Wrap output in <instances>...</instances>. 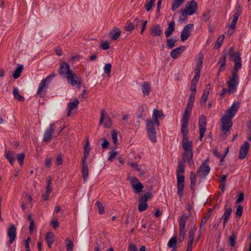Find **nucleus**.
<instances>
[{
    "instance_id": "f257e3e1",
    "label": "nucleus",
    "mask_w": 251,
    "mask_h": 251,
    "mask_svg": "<svg viewBox=\"0 0 251 251\" xmlns=\"http://www.w3.org/2000/svg\"><path fill=\"white\" fill-rule=\"evenodd\" d=\"M239 108L238 103H233L231 106L227 110L226 114L223 116L221 119L222 133L221 136L223 139L227 137V132L229 131L232 126L231 119L235 115Z\"/></svg>"
},
{
    "instance_id": "f03ea898",
    "label": "nucleus",
    "mask_w": 251,
    "mask_h": 251,
    "mask_svg": "<svg viewBox=\"0 0 251 251\" xmlns=\"http://www.w3.org/2000/svg\"><path fill=\"white\" fill-rule=\"evenodd\" d=\"M55 74L52 73L43 79L40 83L37 92V95L40 98H43L45 96L47 93L49 84L51 82L52 79L55 76Z\"/></svg>"
},
{
    "instance_id": "7ed1b4c3",
    "label": "nucleus",
    "mask_w": 251,
    "mask_h": 251,
    "mask_svg": "<svg viewBox=\"0 0 251 251\" xmlns=\"http://www.w3.org/2000/svg\"><path fill=\"white\" fill-rule=\"evenodd\" d=\"M55 74L52 73L43 79L40 83L37 92V95L40 98H43L45 96L47 93L49 84L51 82L52 79L55 76Z\"/></svg>"
},
{
    "instance_id": "20e7f679",
    "label": "nucleus",
    "mask_w": 251,
    "mask_h": 251,
    "mask_svg": "<svg viewBox=\"0 0 251 251\" xmlns=\"http://www.w3.org/2000/svg\"><path fill=\"white\" fill-rule=\"evenodd\" d=\"M231 76L227 81L229 93H234L237 90V86L239 83V75L238 73L232 72Z\"/></svg>"
},
{
    "instance_id": "39448f33",
    "label": "nucleus",
    "mask_w": 251,
    "mask_h": 251,
    "mask_svg": "<svg viewBox=\"0 0 251 251\" xmlns=\"http://www.w3.org/2000/svg\"><path fill=\"white\" fill-rule=\"evenodd\" d=\"M156 123L153 122V120H148L147 121L146 129L148 135L152 143L156 142V131L155 129Z\"/></svg>"
},
{
    "instance_id": "423d86ee",
    "label": "nucleus",
    "mask_w": 251,
    "mask_h": 251,
    "mask_svg": "<svg viewBox=\"0 0 251 251\" xmlns=\"http://www.w3.org/2000/svg\"><path fill=\"white\" fill-rule=\"evenodd\" d=\"M197 9L198 4L195 0H193L186 3L185 9L181 10L180 13L183 16L185 15H192L196 12Z\"/></svg>"
},
{
    "instance_id": "0eeeda50",
    "label": "nucleus",
    "mask_w": 251,
    "mask_h": 251,
    "mask_svg": "<svg viewBox=\"0 0 251 251\" xmlns=\"http://www.w3.org/2000/svg\"><path fill=\"white\" fill-rule=\"evenodd\" d=\"M152 197L151 193L149 192L142 195L138 200L139 206L138 210L142 212L145 211L148 208L147 203L148 201Z\"/></svg>"
},
{
    "instance_id": "6e6552de",
    "label": "nucleus",
    "mask_w": 251,
    "mask_h": 251,
    "mask_svg": "<svg viewBox=\"0 0 251 251\" xmlns=\"http://www.w3.org/2000/svg\"><path fill=\"white\" fill-rule=\"evenodd\" d=\"M67 82L72 86H75L77 88H80L81 84V78L74 73L71 72L66 76Z\"/></svg>"
},
{
    "instance_id": "1a4fd4ad",
    "label": "nucleus",
    "mask_w": 251,
    "mask_h": 251,
    "mask_svg": "<svg viewBox=\"0 0 251 251\" xmlns=\"http://www.w3.org/2000/svg\"><path fill=\"white\" fill-rule=\"evenodd\" d=\"M208 160H206L202 162L201 166L197 170V175L201 178H204L209 174L210 168L209 166L206 165Z\"/></svg>"
},
{
    "instance_id": "9d476101",
    "label": "nucleus",
    "mask_w": 251,
    "mask_h": 251,
    "mask_svg": "<svg viewBox=\"0 0 251 251\" xmlns=\"http://www.w3.org/2000/svg\"><path fill=\"white\" fill-rule=\"evenodd\" d=\"M177 194L180 199H181L183 195L184 188L185 176L183 175L177 174Z\"/></svg>"
},
{
    "instance_id": "9b49d317",
    "label": "nucleus",
    "mask_w": 251,
    "mask_h": 251,
    "mask_svg": "<svg viewBox=\"0 0 251 251\" xmlns=\"http://www.w3.org/2000/svg\"><path fill=\"white\" fill-rule=\"evenodd\" d=\"M100 112L101 114L100 119V124H103V121H104L105 122L103 125L104 126L105 128L110 127L112 125V121L109 115L105 111L104 109H101Z\"/></svg>"
},
{
    "instance_id": "f8f14e48",
    "label": "nucleus",
    "mask_w": 251,
    "mask_h": 251,
    "mask_svg": "<svg viewBox=\"0 0 251 251\" xmlns=\"http://www.w3.org/2000/svg\"><path fill=\"white\" fill-rule=\"evenodd\" d=\"M206 119L204 115H201L199 118V126L200 130V140L202 141L206 131Z\"/></svg>"
},
{
    "instance_id": "ddd939ff",
    "label": "nucleus",
    "mask_w": 251,
    "mask_h": 251,
    "mask_svg": "<svg viewBox=\"0 0 251 251\" xmlns=\"http://www.w3.org/2000/svg\"><path fill=\"white\" fill-rule=\"evenodd\" d=\"M241 14V7L240 5H237L236 7V11L233 16V20L229 26V29L228 32L231 31V33H233L235 27L236 25L239 16Z\"/></svg>"
},
{
    "instance_id": "4468645a",
    "label": "nucleus",
    "mask_w": 251,
    "mask_h": 251,
    "mask_svg": "<svg viewBox=\"0 0 251 251\" xmlns=\"http://www.w3.org/2000/svg\"><path fill=\"white\" fill-rule=\"evenodd\" d=\"M55 126L54 124H50V127L45 131L44 134L43 141L46 143L49 142L54 132Z\"/></svg>"
},
{
    "instance_id": "2eb2a0df",
    "label": "nucleus",
    "mask_w": 251,
    "mask_h": 251,
    "mask_svg": "<svg viewBox=\"0 0 251 251\" xmlns=\"http://www.w3.org/2000/svg\"><path fill=\"white\" fill-rule=\"evenodd\" d=\"M232 57H230V59L234 61L235 65L232 72L238 73L242 66L241 58L239 52H237L236 54L232 56Z\"/></svg>"
},
{
    "instance_id": "dca6fc26",
    "label": "nucleus",
    "mask_w": 251,
    "mask_h": 251,
    "mask_svg": "<svg viewBox=\"0 0 251 251\" xmlns=\"http://www.w3.org/2000/svg\"><path fill=\"white\" fill-rule=\"evenodd\" d=\"M193 26V24H190L186 25L181 33V40L184 41L189 37L191 35V31Z\"/></svg>"
},
{
    "instance_id": "f3484780",
    "label": "nucleus",
    "mask_w": 251,
    "mask_h": 251,
    "mask_svg": "<svg viewBox=\"0 0 251 251\" xmlns=\"http://www.w3.org/2000/svg\"><path fill=\"white\" fill-rule=\"evenodd\" d=\"M189 118L183 117L182 120V125L181 127V132L183 138H188V121Z\"/></svg>"
},
{
    "instance_id": "a211bd4d",
    "label": "nucleus",
    "mask_w": 251,
    "mask_h": 251,
    "mask_svg": "<svg viewBox=\"0 0 251 251\" xmlns=\"http://www.w3.org/2000/svg\"><path fill=\"white\" fill-rule=\"evenodd\" d=\"M16 227L15 225H11L7 229V235L9 238V243L11 244L16 238Z\"/></svg>"
},
{
    "instance_id": "6ab92c4d",
    "label": "nucleus",
    "mask_w": 251,
    "mask_h": 251,
    "mask_svg": "<svg viewBox=\"0 0 251 251\" xmlns=\"http://www.w3.org/2000/svg\"><path fill=\"white\" fill-rule=\"evenodd\" d=\"M250 145L249 143L246 141L244 142L242 146H241L239 153V158L240 159H243L245 158L247 154Z\"/></svg>"
},
{
    "instance_id": "aec40b11",
    "label": "nucleus",
    "mask_w": 251,
    "mask_h": 251,
    "mask_svg": "<svg viewBox=\"0 0 251 251\" xmlns=\"http://www.w3.org/2000/svg\"><path fill=\"white\" fill-rule=\"evenodd\" d=\"M192 158V151H184V153L182 154V159L181 161L184 162L187 161L188 164L190 166H191L192 164H193V161Z\"/></svg>"
},
{
    "instance_id": "412c9836",
    "label": "nucleus",
    "mask_w": 251,
    "mask_h": 251,
    "mask_svg": "<svg viewBox=\"0 0 251 251\" xmlns=\"http://www.w3.org/2000/svg\"><path fill=\"white\" fill-rule=\"evenodd\" d=\"M81 173L84 182H85L88 176L89 170L86 160H82Z\"/></svg>"
},
{
    "instance_id": "4be33fe9",
    "label": "nucleus",
    "mask_w": 251,
    "mask_h": 251,
    "mask_svg": "<svg viewBox=\"0 0 251 251\" xmlns=\"http://www.w3.org/2000/svg\"><path fill=\"white\" fill-rule=\"evenodd\" d=\"M70 70V66L66 62L61 63L60 67L59 73L61 75H66V76L72 72Z\"/></svg>"
},
{
    "instance_id": "5701e85b",
    "label": "nucleus",
    "mask_w": 251,
    "mask_h": 251,
    "mask_svg": "<svg viewBox=\"0 0 251 251\" xmlns=\"http://www.w3.org/2000/svg\"><path fill=\"white\" fill-rule=\"evenodd\" d=\"M79 101L77 99H75L74 100L73 102H70L68 104L67 106V109H68V112H67V116L69 117L71 116L72 111L75 109V108H76L78 106V105L79 104Z\"/></svg>"
},
{
    "instance_id": "b1692460",
    "label": "nucleus",
    "mask_w": 251,
    "mask_h": 251,
    "mask_svg": "<svg viewBox=\"0 0 251 251\" xmlns=\"http://www.w3.org/2000/svg\"><path fill=\"white\" fill-rule=\"evenodd\" d=\"M164 116L163 112L161 111H159L157 109H154L152 114V120L153 122L156 123V126H158L160 125L158 119Z\"/></svg>"
},
{
    "instance_id": "393cba45",
    "label": "nucleus",
    "mask_w": 251,
    "mask_h": 251,
    "mask_svg": "<svg viewBox=\"0 0 251 251\" xmlns=\"http://www.w3.org/2000/svg\"><path fill=\"white\" fill-rule=\"evenodd\" d=\"M231 212L232 209L231 207L230 206L228 207L227 206V205H226L224 209V214L222 217V218H223L224 220V227L225 226L227 222L229 216L231 215Z\"/></svg>"
},
{
    "instance_id": "a878e982",
    "label": "nucleus",
    "mask_w": 251,
    "mask_h": 251,
    "mask_svg": "<svg viewBox=\"0 0 251 251\" xmlns=\"http://www.w3.org/2000/svg\"><path fill=\"white\" fill-rule=\"evenodd\" d=\"M185 47L181 46L176 49H173L171 51L170 56L173 59H176L182 53Z\"/></svg>"
},
{
    "instance_id": "bb28decb",
    "label": "nucleus",
    "mask_w": 251,
    "mask_h": 251,
    "mask_svg": "<svg viewBox=\"0 0 251 251\" xmlns=\"http://www.w3.org/2000/svg\"><path fill=\"white\" fill-rule=\"evenodd\" d=\"M182 146L184 151H192V143L189 141V138H182Z\"/></svg>"
},
{
    "instance_id": "cd10ccee",
    "label": "nucleus",
    "mask_w": 251,
    "mask_h": 251,
    "mask_svg": "<svg viewBox=\"0 0 251 251\" xmlns=\"http://www.w3.org/2000/svg\"><path fill=\"white\" fill-rule=\"evenodd\" d=\"M150 30L151 34L153 37L159 36L162 33L160 27L156 24L153 25Z\"/></svg>"
},
{
    "instance_id": "c85d7f7f",
    "label": "nucleus",
    "mask_w": 251,
    "mask_h": 251,
    "mask_svg": "<svg viewBox=\"0 0 251 251\" xmlns=\"http://www.w3.org/2000/svg\"><path fill=\"white\" fill-rule=\"evenodd\" d=\"M175 29V22L172 21L169 23L168 26L165 30V35L166 37H170Z\"/></svg>"
},
{
    "instance_id": "c756f323",
    "label": "nucleus",
    "mask_w": 251,
    "mask_h": 251,
    "mask_svg": "<svg viewBox=\"0 0 251 251\" xmlns=\"http://www.w3.org/2000/svg\"><path fill=\"white\" fill-rule=\"evenodd\" d=\"M194 101L195 100L189 99V101L187 103V107L185 109L184 113L183 115V117L190 118V114L191 112Z\"/></svg>"
},
{
    "instance_id": "7c9ffc66",
    "label": "nucleus",
    "mask_w": 251,
    "mask_h": 251,
    "mask_svg": "<svg viewBox=\"0 0 251 251\" xmlns=\"http://www.w3.org/2000/svg\"><path fill=\"white\" fill-rule=\"evenodd\" d=\"M141 88L144 95L148 96L151 92V87L150 84L144 82L141 85Z\"/></svg>"
},
{
    "instance_id": "2f4dec72",
    "label": "nucleus",
    "mask_w": 251,
    "mask_h": 251,
    "mask_svg": "<svg viewBox=\"0 0 251 251\" xmlns=\"http://www.w3.org/2000/svg\"><path fill=\"white\" fill-rule=\"evenodd\" d=\"M121 33V32L119 28H115L110 32L109 35L112 40H116L120 36Z\"/></svg>"
},
{
    "instance_id": "473e14b6",
    "label": "nucleus",
    "mask_w": 251,
    "mask_h": 251,
    "mask_svg": "<svg viewBox=\"0 0 251 251\" xmlns=\"http://www.w3.org/2000/svg\"><path fill=\"white\" fill-rule=\"evenodd\" d=\"M5 157L11 165H13L14 163L15 158V153L13 151H6Z\"/></svg>"
},
{
    "instance_id": "72a5a7b5",
    "label": "nucleus",
    "mask_w": 251,
    "mask_h": 251,
    "mask_svg": "<svg viewBox=\"0 0 251 251\" xmlns=\"http://www.w3.org/2000/svg\"><path fill=\"white\" fill-rule=\"evenodd\" d=\"M13 95L15 99L20 101H24L25 98L19 94V90L17 87H13Z\"/></svg>"
},
{
    "instance_id": "f704fd0d",
    "label": "nucleus",
    "mask_w": 251,
    "mask_h": 251,
    "mask_svg": "<svg viewBox=\"0 0 251 251\" xmlns=\"http://www.w3.org/2000/svg\"><path fill=\"white\" fill-rule=\"evenodd\" d=\"M84 156H83L82 160H86V159L89 154L90 151L91 150V148H90V144H89V142L88 140H87L86 141V143L84 146Z\"/></svg>"
},
{
    "instance_id": "c9c22d12",
    "label": "nucleus",
    "mask_w": 251,
    "mask_h": 251,
    "mask_svg": "<svg viewBox=\"0 0 251 251\" xmlns=\"http://www.w3.org/2000/svg\"><path fill=\"white\" fill-rule=\"evenodd\" d=\"M185 0H173L172 4V10H176L184 1Z\"/></svg>"
},
{
    "instance_id": "e433bc0d",
    "label": "nucleus",
    "mask_w": 251,
    "mask_h": 251,
    "mask_svg": "<svg viewBox=\"0 0 251 251\" xmlns=\"http://www.w3.org/2000/svg\"><path fill=\"white\" fill-rule=\"evenodd\" d=\"M134 190V193L136 194H139L142 191V190L144 188V185L140 182L137 183H136L135 185H133L132 187Z\"/></svg>"
},
{
    "instance_id": "4c0bfd02",
    "label": "nucleus",
    "mask_w": 251,
    "mask_h": 251,
    "mask_svg": "<svg viewBox=\"0 0 251 251\" xmlns=\"http://www.w3.org/2000/svg\"><path fill=\"white\" fill-rule=\"evenodd\" d=\"M23 70V66L22 65H19L18 67L16 69L13 74V77L15 79L18 78L22 72Z\"/></svg>"
},
{
    "instance_id": "58836bf2",
    "label": "nucleus",
    "mask_w": 251,
    "mask_h": 251,
    "mask_svg": "<svg viewBox=\"0 0 251 251\" xmlns=\"http://www.w3.org/2000/svg\"><path fill=\"white\" fill-rule=\"evenodd\" d=\"M177 243V236L176 235L172 237L169 240L168 243V246L169 248H176Z\"/></svg>"
},
{
    "instance_id": "ea45409f",
    "label": "nucleus",
    "mask_w": 251,
    "mask_h": 251,
    "mask_svg": "<svg viewBox=\"0 0 251 251\" xmlns=\"http://www.w3.org/2000/svg\"><path fill=\"white\" fill-rule=\"evenodd\" d=\"M184 163L185 162L182 161H178L177 174H182L184 173L185 170Z\"/></svg>"
},
{
    "instance_id": "a19ab883",
    "label": "nucleus",
    "mask_w": 251,
    "mask_h": 251,
    "mask_svg": "<svg viewBox=\"0 0 251 251\" xmlns=\"http://www.w3.org/2000/svg\"><path fill=\"white\" fill-rule=\"evenodd\" d=\"M196 230L194 228H191L189 231L188 244H193L194 237L195 234Z\"/></svg>"
},
{
    "instance_id": "79ce46f5",
    "label": "nucleus",
    "mask_w": 251,
    "mask_h": 251,
    "mask_svg": "<svg viewBox=\"0 0 251 251\" xmlns=\"http://www.w3.org/2000/svg\"><path fill=\"white\" fill-rule=\"evenodd\" d=\"M224 38L225 36L224 35H221L218 37L217 41L215 43L214 49H218L221 47L224 40Z\"/></svg>"
},
{
    "instance_id": "37998d69",
    "label": "nucleus",
    "mask_w": 251,
    "mask_h": 251,
    "mask_svg": "<svg viewBox=\"0 0 251 251\" xmlns=\"http://www.w3.org/2000/svg\"><path fill=\"white\" fill-rule=\"evenodd\" d=\"M190 187L191 189L194 188L196 181V177L195 173L191 172L190 174Z\"/></svg>"
},
{
    "instance_id": "c03bdc74",
    "label": "nucleus",
    "mask_w": 251,
    "mask_h": 251,
    "mask_svg": "<svg viewBox=\"0 0 251 251\" xmlns=\"http://www.w3.org/2000/svg\"><path fill=\"white\" fill-rule=\"evenodd\" d=\"M65 244L67 246V251H73L74 244L69 238H67L65 241Z\"/></svg>"
},
{
    "instance_id": "a18cd8bd",
    "label": "nucleus",
    "mask_w": 251,
    "mask_h": 251,
    "mask_svg": "<svg viewBox=\"0 0 251 251\" xmlns=\"http://www.w3.org/2000/svg\"><path fill=\"white\" fill-rule=\"evenodd\" d=\"M226 56L227 53L226 52H223V54L219 58L218 64L222 65V67H225L226 66Z\"/></svg>"
},
{
    "instance_id": "49530a36",
    "label": "nucleus",
    "mask_w": 251,
    "mask_h": 251,
    "mask_svg": "<svg viewBox=\"0 0 251 251\" xmlns=\"http://www.w3.org/2000/svg\"><path fill=\"white\" fill-rule=\"evenodd\" d=\"M179 235L182 237V241H183L185 235V226H184V224H181V225H179Z\"/></svg>"
},
{
    "instance_id": "de8ad7c7",
    "label": "nucleus",
    "mask_w": 251,
    "mask_h": 251,
    "mask_svg": "<svg viewBox=\"0 0 251 251\" xmlns=\"http://www.w3.org/2000/svg\"><path fill=\"white\" fill-rule=\"evenodd\" d=\"M236 237V235L233 232L232 233V235L229 237V243L232 248L234 247L235 246Z\"/></svg>"
},
{
    "instance_id": "09e8293b",
    "label": "nucleus",
    "mask_w": 251,
    "mask_h": 251,
    "mask_svg": "<svg viewBox=\"0 0 251 251\" xmlns=\"http://www.w3.org/2000/svg\"><path fill=\"white\" fill-rule=\"evenodd\" d=\"M54 238V235L51 232L47 233L45 237V240L47 243L52 242L53 243Z\"/></svg>"
},
{
    "instance_id": "8fccbe9b",
    "label": "nucleus",
    "mask_w": 251,
    "mask_h": 251,
    "mask_svg": "<svg viewBox=\"0 0 251 251\" xmlns=\"http://www.w3.org/2000/svg\"><path fill=\"white\" fill-rule=\"evenodd\" d=\"M176 42V40L172 38L168 39L166 42L167 47L170 49H172L175 47Z\"/></svg>"
},
{
    "instance_id": "3c124183",
    "label": "nucleus",
    "mask_w": 251,
    "mask_h": 251,
    "mask_svg": "<svg viewBox=\"0 0 251 251\" xmlns=\"http://www.w3.org/2000/svg\"><path fill=\"white\" fill-rule=\"evenodd\" d=\"M111 138L113 140V144L115 145H118L117 139V133L115 130H113L111 132Z\"/></svg>"
},
{
    "instance_id": "603ef678",
    "label": "nucleus",
    "mask_w": 251,
    "mask_h": 251,
    "mask_svg": "<svg viewBox=\"0 0 251 251\" xmlns=\"http://www.w3.org/2000/svg\"><path fill=\"white\" fill-rule=\"evenodd\" d=\"M189 217V215H188L185 213H183L182 214V216L179 219V225H181V224L183 223L184 226H185L186 222L188 220Z\"/></svg>"
},
{
    "instance_id": "864d4df0",
    "label": "nucleus",
    "mask_w": 251,
    "mask_h": 251,
    "mask_svg": "<svg viewBox=\"0 0 251 251\" xmlns=\"http://www.w3.org/2000/svg\"><path fill=\"white\" fill-rule=\"evenodd\" d=\"M25 157V155L24 153H19L16 156V158L20 165L23 164Z\"/></svg>"
},
{
    "instance_id": "5fc2aeb1",
    "label": "nucleus",
    "mask_w": 251,
    "mask_h": 251,
    "mask_svg": "<svg viewBox=\"0 0 251 251\" xmlns=\"http://www.w3.org/2000/svg\"><path fill=\"white\" fill-rule=\"evenodd\" d=\"M96 204L97 205V206L98 208L99 213L100 214H102L104 213V207L102 203H101V202H100L99 201H97L96 202Z\"/></svg>"
},
{
    "instance_id": "6e6d98bb",
    "label": "nucleus",
    "mask_w": 251,
    "mask_h": 251,
    "mask_svg": "<svg viewBox=\"0 0 251 251\" xmlns=\"http://www.w3.org/2000/svg\"><path fill=\"white\" fill-rule=\"evenodd\" d=\"M210 11H206L202 14V21L204 22H207L210 18Z\"/></svg>"
},
{
    "instance_id": "4d7b16f0",
    "label": "nucleus",
    "mask_w": 251,
    "mask_h": 251,
    "mask_svg": "<svg viewBox=\"0 0 251 251\" xmlns=\"http://www.w3.org/2000/svg\"><path fill=\"white\" fill-rule=\"evenodd\" d=\"M118 152L115 151H111L109 152V156L108 158V160L109 161H113L116 156L118 155Z\"/></svg>"
},
{
    "instance_id": "13d9d810",
    "label": "nucleus",
    "mask_w": 251,
    "mask_h": 251,
    "mask_svg": "<svg viewBox=\"0 0 251 251\" xmlns=\"http://www.w3.org/2000/svg\"><path fill=\"white\" fill-rule=\"evenodd\" d=\"M111 68H112V66L110 63L106 64L104 67V72L108 75H110Z\"/></svg>"
},
{
    "instance_id": "bf43d9fd",
    "label": "nucleus",
    "mask_w": 251,
    "mask_h": 251,
    "mask_svg": "<svg viewBox=\"0 0 251 251\" xmlns=\"http://www.w3.org/2000/svg\"><path fill=\"white\" fill-rule=\"evenodd\" d=\"M100 48L103 50H107L110 48L109 43L107 41L102 42L100 45Z\"/></svg>"
},
{
    "instance_id": "052dcab7",
    "label": "nucleus",
    "mask_w": 251,
    "mask_h": 251,
    "mask_svg": "<svg viewBox=\"0 0 251 251\" xmlns=\"http://www.w3.org/2000/svg\"><path fill=\"white\" fill-rule=\"evenodd\" d=\"M155 0H150V1L146 5V9L147 11H149L152 8Z\"/></svg>"
},
{
    "instance_id": "680f3d73",
    "label": "nucleus",
    "mask_w": 251,
    "mask_h": 251,
    "mask_svg": "<svg viewBox=\"0 0 251 251\" xmlns=\"http://www.w3.org/2000/svg\"><path fill=\"white\" fill-rule=\"evenodd\" d=\"M243 213V207L241 205H238L236 209V215L237 217H241Z\"/></svg>"
},
{
    "instance_id": "e2e57ef3",
    "label": "nucleus",
    "mask_w": 251,
    "mask_h": 251,
    "mask_svg": "<svg viewBox=\"0 0 251 251\" xmlns=\"http://www.w3.org/2000/svg\"><path fill=\"white\" fill-rule=\"evenodd\" d=\"M208 94H207L206 93H203L201 99L200 100V103L201 105L204 104L207 99Z\"/></svg>"
},
{
    "instance_id": "0e129e2a",
    "label": "nucleus",
    "mask_w": 251,
    "mask_h": 251,
    "mask_svg": "<svg viewBox=\"0 0 251 251\" xmlns=\"http://www.w3.org/2000/svg\"><path fill=\"white\" fill-rule=\"evenodd\" d=\"M47 193H51V178H50L49 179L47 180Z\"/></svg>"
},
{
    "instance_id": "69168bd1",
    "label": "nucleus",
    "mask_w": 251,
    "mask_h": 251,
    "mask_svg": "<svg viewBox=\"0 0 251 251\" xmlns=\"http://www.w3.org/2000/svg\"><path fill=\"white\" fill-rule=\"evenodd\" d=\"M202 64V58H199L196 60V69H201Z\"/></svg>"
},
{
    "instance_id": "338daca9",
    "label": "nucleus",
    "mask_w": 251,
    "mask_h": 251,
    "mask_svg": "<svg viewBox=\"0 0 251 251\" xmlns=\"http://www.w3.org/2000/svg\"><path fill=\"white\" fill-rule=\"evenodd\" d=\"M134 29V25L132 23H129L125 27V30L127 31H131Z\"/></svg>"
},
{
    "instance_id": "774afa93",
    "label": "nucleus",
    "mask_w": 251,
    "mask_h": 251,
    "mask_svg": "<svg viewBox=\"0 0 251 251\" xmlns=\"http://www.w3.org/2000/svg\"><path fill=\"white\" fill-rule=\"evenodd\" d=\"M128 251H137L136 246L132 243L129 244L128 247Z\"/></svg>"
}]
</instances>
